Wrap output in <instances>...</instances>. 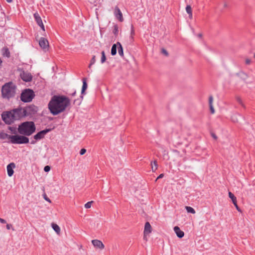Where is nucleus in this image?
Here are the masks:
<instances>
[{
	"label": "nucleus",
	"mask_w": 255,
	"mask_h": 255,
	"mask_svg": "<svg viewBox=\"0 0 255 255\" xmlns=\"http://www.w3.org/2000/svg\"><path fill=\"white\" fill-rule=\"evenodd\" d=\"M70 104V99L63 95H54L48 103V108L53 115L64 112Z\"/></svg>",
	"instance_id": "nucleus-1"
},
{
	"label": "nucleus",
	"mask_w": 255,
	"mask_h": 255,
	"mask_svg": "<svg viewBox=\"0 0 255 255\" xmlns=\"http://www.w3.org/2000/svg\"><path fill=\"white\" fill-rule=\"evenodd\" d=\"M36 127L32 121H26L21 123L17 128V131L20 134L30 136L35 132Z\"/></svg>",
	"instance_id": "nucleus-2"
},
{
	"label": "nucleus",
	"mask_w": 255,
	"mask_h": 255,
	"mask_svg": "<svg viewBox=\"0 0 255 255\" xmlns=\"http://www.w3.org/2000/svg\"><path fill=\"white\" fill-rule=\"evenodd\" d=\"M16 87L12 82L4 84L1 88V95L3 98L9 100L15 96Z\"/></svg>",
	"instance_id": "nucleus-3"
},
{
	"label": "nucleus",
	"mask_w": 255,
	"mask_h": 255,
	"mask_svg": "<svg viewBox=\"0 0 255 255\" xmlns=\"http://www.w3.org/2000/svg\"><path fill=\"white\" fill-rule=\"evenodd\" d=\"M35 94L32 90L26 89L21 93L20 100L24 103H28L31 102Z\"/></svg>",
	"instance_id": "nucleus-4"
},
{
	"label": "nucleus",
	"mask_w": 255,
	"mask_h": 255,
	"mask_svg": "<svg viewBox=\"0 0 255 255\" xmlns=\"http://www.w3.org/2000/svg\"><path fill=\"white\" fill-rule=\"evenodd\" d=\"M11 143L13 144H26L29 142V138L23 135H14L11 136Z\"/></svg>",
	"instance_id": "nucleus-5"
},
{
	"label": "nucleus",
	"mask_w": 255,
	"mask_h": 255,
	"mask_svg": "<svg viewBox=\"0 0 255 255\" xmlns=\"http://www.w3.org/2000/svg\"><path fill=\"white\" fill-rule=\"evenodd\" d=\"M13 113L11 111H4L1 114V119L2 121L7 125H11L15 121Z\"/></svg>",
	"instance_id": "nucleus-6"
},
{
	"label": "nucleus",
	"mask_w": 255,
	"mask_h": 255,
	"mask_svg": "<svg viewBox=\"0 0 255 255\" xmlns=\"http://www.w3.org/2000/svg\"><path fill=\"white\" fill-rule=\"evenodd\" d=\"M15 121L20 120V119L26 117L24 108L19 107L18 108L14 109L11 110Z\"/></svg>",
	"instance_id": "nucleus-7"
},
{
	"label": "nucleus",
	"mask_w": 255,
	"mask_h": 255,
	"mask_svg": "<svg viewBox=\"0 0 255 255\" xmlns=\"http://www.w3.org/2000/svg\"><path fill=\"white\" fill-rule=\"evenodd\" d=\"M37 110L38 108L33 105H30L24 108L26 117L35 115L37 113Z\"/></svg>",
	"instance_id": "nucleus-8"
},
{
	"label": "nucleus",
	"mask_w": 255,
	"mask_h": 255,
	"mask_svg": "<svg viewBox=\"0 0 255 255\" xmlns=\"http://www.w3.org/2000/svg\"><path fill=\"white\" fill-rule=\"evenodd\" d=\"M51 130V128H45L44 130H41L37 132L33 136V138L36 140H40L43 138L45 135Z\"/></svg>",
	"instance_id": "nucleus-9"
},
{
	"label": "nucleus",
	"mask_w": 255,
	"mask_h": 255,
	"mask_svg": "<svg viewBox=\"0 0 255 255\" xmlns=\"http://www.w3.org/2000/svg\"><path fill=\"white\" fill-rule=\"evenodd\" d=\"M20 77L22 79V80L25 82H30L32 80V76L31 75V74L30 73H29L28 72H25L24 71H23L20 73Z\"/></svg>",
	"instance_id": "nucleus-10"
},
{
	"label": "nucleus",
	"mask_w": 255,
	"mask_h": 255,
	"mask_svg": "<svg viewBox=\"0 0 255 255\" xmlns=\"http://www.w3.org/2000/svg\"><path fill=\"white\" fill-rule=\"evenodd\" d=\"M114 14H115L116 17L118 19H119V20L120 21H121V22L123 21L124 18L123 16V14H122L121 10L119 8V7L117 6H116L115 7V10H114Z\"/></svg>",
	"instance_id": "nucleus-11"
},
{
	"label": "nucleus",
	"mask_w": 255,
	"mask_h": 255,
	"mask_svg": "<svg viewBox=\"0 0 255 255\" xmlns=\"http://www.w3.org/2000/svg\"><path fill=\"white\" fill-rule=\"evenodd\" d=\"M39 44L41 48L44 49L48 47L49 42L46 38L41 37L39 41Z\"/></svg>",
	"instance_id": "nucleus-12"
},
{
	"label": "nucleus",
	"mask_w": 255,
	"mask_h": 255,
	"mask_svg": "<svg viewBox=\"0 0 255 255\" xmlns=\"http://www.w3.org/2000/svg\"><path fill=\"white\" fill-rule=\"evenodd\" d=\"M92 243L93 245L97 248H98L101 250H103L105 246L103 243L98 240H93L92 241Z\"/></svg>",
	"instance_id": "nucleus-13"
},
{
	"label": "nucleus",
	"mask_w": 255,
	"mask_h": 255,
	"mask_svg": "<svg viewBox=\"0 0 255 255\" xmlns=\"http://www.w3.org/2000/svg\"><path fill=\"white\" fill-rule=\"evenodd\" d=\"M15 167L14 163L11 162L8 164L7 166V171L8 176L11 177L13 174L14 171L13 169Z\"/></svg>",
	"instance_id": "nucleus-14"
},
{
	"label": "nucleus",
	"mask_w": 255,
	"mask_h": 255,
	"mask_svg": "<svg viewBox=\"0 0 255 255\" xmlns=\"http://www.w3.org/2000/svg\"><path fill=\"white\" fill-rule=\"evenodd\" d=\"M229 196L231 199L232 202L234 204V206L236 207L237 210L239 212H241V209L238 206L237 202V198L235 196V195L231 192H229Z\"/></svg>",
	"instance_id": "nucleus-15"
},
{
	"label": "nucleus",
	"mask_w": 255,
	"mask_h": 255,
	"mask_svg": "<svg viewBox=\"0 0 255 255\" xmlns=\"http://www.w3.org/2000/svg\"><path fill=\"white\" fill-rule=\"evenodd\" d=\"M174 231L178 238H182L184 237V233L180 229L179 227H174Z\"/></svg>",
	"instance_id": "nucleus-16"
},
{
	"label": "nucleus",
	"mask_w": 255,
	"mask_h": 255,
	"mask_svg": "<svg viewBox=\"0 0 255 255\" xmlns=\"http://www.w3.org/2000/svg\"><path fill=\"white\" fill-rule=\"evenodd\" d=\"M151 232V226L148 222H146L144 226V234H148Z\"/></svg>",
	"instance_id": "nucleus-17"
},
{
	"label": "nucleus",
	"mask_w": 255,
	"mask_h": 255,
	"mask_svg": "<svg viewBox=\"0 0 255 255\" xmlns=\"http://www.w3.org/2000/svg\"><path fill=\"white\" fill-rule=\"evenodd\" d=\"M82 81H83V85H82V90H81V95L83 96V95L85 94V91L87 89L88 85H87V83L86 82V79L85 78H84L82 79Z\"/></svg>",
	"instance_id": "nucleus-18"
},
{
	"label": "nucleus",
	"mask_w": 255,
	"mask_h": 255,
	"mask_svg": "<svg viewBox=\"0 0 255 255\" xmlns=\"http://www.w3.org/2000/svg\"><path fill=\"white\" fill-rule=\"evenodd\" d=\"M117 44H118V46H119L118 47V53L122 57H124V50H123V48L122 47V45H121V43L119 42H117Z\"/></svg>",
	"instance_id": "nucleus-19"
},
{
	"label": "nucleus",
	"mask_w": 255,
	"mask_h": 255,
	"mask_svg": "<svg viewBox=\"0 0 255 255\" xmlns=\"http://www.w3.org/2000/svg\"><path fill=\"white\" fill-rule=\"evenodd\" d=\"M236 75L243 80H246L248 77V75L243 71H241L237 73Z\"/></svg>",
	"instance_id": "nucleus-20"
},
{
	"label": "nucleus",
	"mask_w": 255,
	"mask_h": 255,
	"mask_svg": "<svg viewBox=\"0 0 255 255\" xmlns=\"http://www.w3.org/2000/svg\"><path fill=\"white\" fill-rule=\"evenodd\" d=\"M2 55L4 56H5L7 58H9L10 56V52L9 51V49L7 47H4L2 49Z\"/></svg>",
	"instance_id": "nucleus-21"
},
{
	"label": "nucleus",
	"mask_w": 255,
	"mask_h": 255,
	"mask_svg": "<svg viewBox=\"0 0 255 255\" xmlns=\"http://www.w3.org/2000/svg\"><path fill=\"white\" fill-rule=\"evenodd\" d=\"M13 135H9L6 133L4 132H1L0 133V138L1 139H5V138H8L10 139V142H11V137Z\"/></svg>",
	"instance_id": "nucleus-22"
},
{
	"label": "nucleus",
	"mask_w": 255,
	"mask_h": 255,
	"mask_svg": "<svg viewBox=\"0 0 255 255\" xmlns=\"http://www.w3.org/2000/svg\"><path fill=\"white\" fill-rule=\"evenodd\" d=\"M33 16H34L35 20L38 25L42 22L41 17L40 16L39 14L37 12L35 13L34 14Z\"/></svg>",
	"instance_id": "nucleus-23"
},
{
	"label": "nucleus",
	"mask_w": 255,
	"mask_h": 255,
	"mask_svg": "<svg viewBox=\"0 0 255 255\" xmlns=\"http://www.w3.org/2000/svg\"><path fill=\"white\" fill-rule=\"evenodd\" d=\"M118 44H117V43L116 44H114L113 45L111 49V55L113 56H114L116 55L117 52V48Z\"/></svg>",
	"instance_id": "nucleus-24"
},
{
	"label": "nucleus",
	"mask_w": 255,
	"mask_h": 255,
	"mask_svg": "<svg viewBox=\"0 0 255 255\" xmlns=\"http://www.w3.org/2000/svg\"><path fill=\"white\" fill-rule=\"evenodd\" d=\"M151 169L153 172H155L158 167V164L156 160L151 162Z\"/></svg>",
	"instance_id": "nucleus-25"
},
{
	"label": "nucleus",
	"mask_w": 255,
	"mask_h": 255,
	"mask_svg": "<svg viewBox=\"0 0 255 255\" xmlns=\"http://www.w3.org/2000/svg\"><path fill=\"white\" fill-rule=\"evenodd\" d=\"M187 13L189 14V17L191 19L192 18V10L190 5H187L186 7Z\"/></svg>",
	"instance_id": "nucleus-26"
},
{
	"label": "nucleus",
	"mask_w": 255,
	"mask_h": 255,
	"mask_svg": "<svg viewBox=\"0 0 255 255\" xmlns=\"http://www.w3.org/2000/svg\"><path fill=\"white\" fill-rule=\"evenodd\" d=\"M52 227L53 229L57 233L59 234L60 232V227L56 224L52 223Z\"/></svg>",
	"instance_id": "nucleus-27"
},
{
	"label": "nucleus",
	"mask_w": 255,
	"mask_h": 255,
	"mask_svg": "<svg viewBox=\"0 0 255 255\" xmlns=\"http://www.w3.org/2000/svg\"><path fill=\"white\" fill-rule=\"evenodd\" d=\"M185 209L187 211V212L188 213H192V214H195V210L191 207H189V206H186L185 207Z\"/></svg>",
	"instance_id": "nucleus-28"
},
{
	"label": "nucleus",
	"mask_w": 255,
	"mask_h": 255,
	"mask_svg": "<svg viewBox=\"0 0 255 255\" xmlns=\"http://www.w3.org/2000/svg\"><path fill=\"white\" fill-rule=\"evenodd\" d=\"M83 99V96L81 95L80 96V99H76L74 101V104H77V105H80L81 103V102Z\"/></svg>",
	"instance_id": "nucleus-29"
},
{
	"label": "nucleus",
	"mask_w": 255,
	"mask_h": 255,
	"mask_svg": "<svg viewBox=\"0 0 255 255\" xmlns=\"http://www.w3.org/2000/svg\"><path fill=\"white\" fill-rule=\"evenodd\" d=\"M102 57L101 59V62L102 63H104L106 60V57L105 55V53L104 51H102L101 52Z\"/></svg>",
	"instance_id": "nucleus-30"
},
{
	"label": "nucleus",
	"mask_w": 255,
	"mask_h": 255,
	"mask_svg": "<svg viewBox=\"0 0 255 255\" xmlns=\"http://www.w3.org/2000/svg\"><path fill=\"white\" fill-rule=\"evenodd\" d=\"M118 26L117 25H115L114 26V29L113 30V33L115 35V36H117L118 32H119V29H118Z\"/></svg>",
	"instance_id": "nucleus-31"
},
{
	"label": "nucleus",
	"mask_w": 255,
	"mask_h": 255,
	"mask_svg": "<svg viewBox=\"0 0 255 255\" xmlns=\"http://www.w3.org/2000/svg\"><path fill=\"white\" fill-rule=\"evenodd\" d=\"M95 62H96V56L94 55V56H93V57L91 60L90 63L89 65V67L90 68L91 66L95 63Z\"/></svg>",
	"instance_id": "nucleus-32"
},
{
	"label": "nucleus",
	"mask_w": 255,
	"mask_h": 255,
	"mask_svg": "<svg viewBox=\"0 0 255 255\" xmlns=\"http://www.w3.org/2000/svg\"><path fill=\"white\" fill-rule=\"evenodd\" d=\"M237 101L243 107L245 108L244 104H243L241 98L239 97H236Z\"/></svg>",
	"instance_id": "nucleus-33"
},
{
	"label": "nucleus",
	"mask_w": 255,
	"mask_h": 255,
	"mask_svg": "<svg viewBox=\"0 0 255 255\" xmlns=\"http://www.w3.org/2000/svg\"><path fill=\"white\" fill-rule=\"evenodd\" d=\"M8 129L10 130L11 131L12 133L16 134L17 132L16 129L15 128L11 127H8Z\"/></svg>",
	"instance_id": "nucleus-34"
},
{
	"label": "nucleus",
	"mask_w": 255,
	"mask_h": 255,
	"mask_svg": "<svg viewBox=\"0 0 255 255\" xmlns=\"http://www.w3.org/2000/svg\"><path fill=\"white\" fill-rule=\"evenodd\" d=\"M93 201L88 202L87 203L85 204V207L86 209H89L91 207V204Z\"/></svg>",
	"instance_id": "nucleus-35"
},
{
	"label": "nucleus",
	"mask_w": 255,
	"mask_h": 255,
	"mask_svg": "<svg viewBox=\"0 0 255 255\" xmlns=\"http://www.w3.org/2000/svg\"><path fill=\"white\" fill-rule=\"evenodd\" d=\"M131 38L133 39V36L134 35V30L133 25H131V31H130Z\"/></svg>",
	"instance_id": "nucleus-36"
},
{
	"label": "nucleus",
	"mask_w": 255,
	"mask_h": 255,
	"mask_svg": "<svg viewBox=\"0 0 255 255\" xmlns=\"http://www.w3.org/2000/svg\"><path fill=\"white\" fill-rule=\"evenodd\" d=\"M213 101V96H210L209 97V106H211V105H212Z\"/></svg>",
	"instance_id": "nucleus-37"
},
{
	"label": "nucleus",
	"mask_w": 255,
	"mask_h": 255,
	"mask_svg": "<svg viewBox=\"0 0 255 255\" xmlns=\"http://www.w3.org/2000/svg\"><path fill=\"white\" fill-rule=\"evenodd\" d=\"M50 170V167L48 165L45 166L44 168V170L45 172H48Z\"/></svg>",
	"instance_id": "nucleus-38"
},
{
	"label": "nucleus",
	"mask_w": 255,
	"mask_h": 255,
	"mask_svg": "<svg viewBox=\"0 0 255 255\" xmlns=\"http://www.w3.org/2000/svg\"><path fill=\"white\" fill-rule=\"evenodd\" d=\"M86 152V150L85 148H82L80 151V155H82L85 153Z\"/></svg>",
	"instance_id": "nucleus-39"
},
{
	"label": "nucleus",
	"mask_w": 255,
	"mask_h": 255,
	"mask_svg": "<svg viewBox=\"0 0 255 255\" xmlns=\"http://www.w3.org/2000/svg\"><path fill=\"white\" fill-rule=\"evenodd\" d=\"M43 197L46 201H47L50 203L51 202V200L49 199V198L47 196V195L45 194H44L43 195Z\"/></svg>",
	"instance_id": "nucleus-40"
},
{
	"label": "nucleus",
	"mask_w": 255,
	"mask_h": 255,
	"mask_svg": "<svg viewBox=\"0 0 255 255\" xmlns=\"http://www.w3.org/2000/svg\"><path fill=\"white\" fill-rule=\"evenodd\" d=\"M162 53L165 56H168V52L164 48L162 49Z\"/></svg>",
	"instance_id": "nucleus-41"
},
{
	"label": "nucleus",
	"mask_w": 255,
	"mask_h": 255,
	"mask_svg": "<svg viewBox=\"0 0 255 255\" xmlns=\"http://www.w3.org/2000/svg\"><path fill=\"white\" fill-rule=\"evenodd\" d=\"M38 25L41 27V28L43 30L45 31L44 26L43 23V22H41Z\"/></svg>",
	"instance_id": "nucleus-42"
},
{
	"label": "nucleus",
	"mask_w": 255,
	"mask_h": 255,
	"mask_svg": "<svg viewBox=\"0 0 255 255\" xmlns=\"http://www.w3.org/2000/svg\"><path fill=\"white\" fill-rule=\"evenodd\" d=\"M210 109L211 110V113L212 114H214L215 113V110L214 109L213 105L210 106Z\"/></svg>",
	"instance_id": "nucleus-43"
},
{
	"label": "nucleus",
	"mask_w": 255,
	"mask_h": 255,
	"mask_svg": "<svg viewBox=\"0 0 255 255\" xmlns=\"http://www.w3.org/2000/svg\"><path fill=\"white\" fill-rule=\"evenodd\" d=\"M6 227L7 230H10L11 228H12V226L11 224H7L6 226Z\"/></svg>",
	"instance_id": "nucleus-44"
},
{
	"label": "nucleus",
	"mask_w": 255,
	"mask_h": 255,
	"mask_svg": "<svg viewBox=\"0 0 255 255\" xmlns=\"http://www.w3.org/2000/svg\"><path fill=\"white\" fill-rule=\"evenodd\" d=\"M251 60L250 59L247 58L246 59V64H248V65L250 64L251 63Z\"/></svg>",
	"instance_id": "nucleus-45"
},
{
	"label": "nucleus",
	"mask_w": 255,
	"mask_h": 255,
	"mask_svg": "<svg viewBox=\"0 0 255 255\" xmlns=\"http://www.w3.org/2000/svg\"><path fill=\"white\" fill-rule=\"evenodd\" d=\"M164 176V174L162 173V174H160L158 177L157 178H156V181L158 179H160V178H162Z\"/></svg>",
	"instance_id": "nucleus-46"
},
{
	"label": "nucleus",
	"mask_w": 255,
	"mask_h": 255,
	"mask_svg": "<svg viewBox=\"0 0 255 255\" xmlns=\"http://www.w3.org/2000/svg\"><path fill=\"white\" fill-rule=\"evenodd\" d=\"M0 222L2 224H5L6 223V221L2 218H0Z\"/></svg>",
	"instance_id": "nucleus-47"
},
{
	"label": "nucleus",
	"mask_w": 255,
	"mask_h": 255,
	"mask_svg": "<svg viewBox=\"0 0 255 255\" xmlns=\"http://www.w3.org/2000/svg\"><path fill=\"white\" fill-rule=\"evenodd\" d=\"M211 135L215 139H217V136H216V135L214 133H211Z\"/></svg>",
	"instance_id": "nucleus-48"
},
{
	"label": "nucleus",
	"mask_w": 255,
	"mask_h": 255,
	"mask_svg": "<svg viewBox=\"0 0 255 255\" xmlns=\"http://www.w3.org/2000/svg\"><path fill=\"white\" fill-rule=\"evenodd\" d=\"M76 94V91L75 90H74V92L72 93H71L70 95L72 96H75Z\"/></svg>",
	"instance_id": "nucleus-49"
},
{
	"label": "nucleus",
	"mask_w": 255,
	"mask_h": 255,
	"mask_svg": "<svg viewBox=\"0 0 255 255\" xmlns=\"http://www.w3.org/2000/svg\"><path fill=\"white\" fill-rule=\"evenodd\" d=\"M36 143V140H31L30 143L32 144H34Z\"/></svg>",
	"instance_id": "nucleus-50"
},
{
	"label": "nucleus",
	"mask_w": 255,
	"mask_h": 255,
	"mask_svg": "<svg viewBox=\"0 0 255 255\" xmlns=\"http://www.w3.org/2000/svg\"><path fill=\"white\" fill-rule=\"evenodd\" d=\"M7 2H11L12 1V0H6Z\"/></svg>",
	"instance_id": "nucleus-51"
},
{
	"label": "nucleus",
	"mask_w": 255,
	"mask_h": 255,
	"mask_svg": "<svg viewBox=\"0 0 255 255\" xmlns=\"http://www.w3.org/2000/svg\"><path fill=\"white\" fill-rule=\"evenodd\" d=\"M2 61L1 59V58H0V66H1V65L2 64Z\"/></svg>",
	"instance_id": "nucleus-52"
},
{
	"label": "nucleus",
	"mask_w": 255,
	"mask_h": 255,
	"mask_svg": "<svg viewBox=\"0 0 255 255\" xmlns=\"http://www.w3.org/2000/svg\"><path fill=\"white\" fill-rule=\"evenodd\" d=\"M202 36V34H198V37H201Z\"/></svg>",
	"instance_id": "nucleus-53"
},
{
	"label": "nucleus",
	"mask_w": 255,
	"mask_h": 255,
	"mask_svg": "<svg viewBox=\"0 0 255 255\" xmlns=\"http://www.w3.org/2000/svg\"><path fill=\"white\" fill-rule=\"evenodd\" d=\"M227 3H225V4H224V7H227Z\"/></svg>",
	"instance_id": "nucleus-54"
},
{
	"label": "nucleus",
	"mask_w": 255,
	"mask_h": 255,
	"mask_svg": "<svg viewBox=\"0 0 255 255\" xmlns=\"http://www.w3.org/2000/svg\"><path fill=\"white\" fill-rule=\"evenodd\" d=\"M254 57L255 58V54H254Z\"/></svg>",
	"instance_id": "nucleus-55"
}]
</instances>
